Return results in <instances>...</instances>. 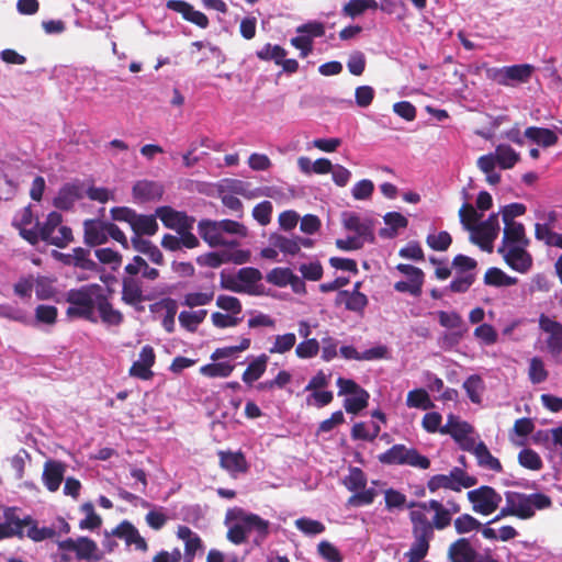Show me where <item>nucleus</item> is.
Returning <instances> with one entry per match:
<instances>
[{
	"mask_svg": "<svg viewBox=\"0 0 562 562\" xmlns=\"http://www.w3.org/2000/svg\"><path fill=\"white\" fill-rule=\"evenodd\" d=\"M474 456L477 460L479 467L497 473L503 472L501 461L490 452L487 446L483 441L477 442Z\"/></svg>",
	"mask_w": 562,
	"mask_h": 562,
	"instance_id": "obj_34",
	"label": "nucleus"
},
{
	"mask_svg": "<svg viewBox=\"0 0 562 562\" xmlns=\"http://www.w3.org/2000/svg\"><path fill=\"white\" fill-rule=\"evenodd\" d=\"M335 303L336 305H344L347 311L362 315L369 304V300L364 293L358 290H340L337 293Z\"/></svg>",
	"mask_w": 562,
	"mask_h": 562,
	"instance_id": "obj_16",
	"label": "nucleus"
},
{
	"mask_svg": "<svg viewBox=\"0 0 562 562\" xmlns=\"http://www.w3.org/2000/svg\"><path fill=\"white\" fill-rule=\"evenodd\" d=\"M498 233V214L492 213L485 221L476 224L471 229L470 240L474 245H477L482 250L492 252L493 243L497 238Z\"/></svg>",
	"mask_w": 562,
	"mask_h": 562,
	"instance_id": "obj_6",
	"label": "nucleus"
},
{
	"mask_svg": "<svg viewBox=\"0 0 562 562\" xmlns=\"http://www.w3.org/2000/svg\"><path fill=\"white\" fill-rule=\"evenodd\" d=\"M497 252L504 258V261L513 270L526 273L532 267V257L522 246H510L508 249L504 246H499Z\"/></svg>",
	"mask_w": 562,
	"mask_h": 562,
	"instance_id": "obj_7",
	"label": "nucleus"
},
{
	"mask_svg": "<svg viewBox=\"0 0 562 562\" xmlns=\"http://www.w3.org/2000/svg\"><path fill=\"white\" fill-rule=\"evenodd\" d=\"M268 360V356L262 353L249 362L241 375L243 382L251 385L254 382L259 380L267 370Z\"/></svg>",
	"mask_w": 562,
	"mask_h": 562,
	"instance_id": "obj_32",
	"label": "nucleus"
},
{
	"mask_svg": "<svg viewBox=\"0 0 562 562\" xmlns=\"http://www.w3.org/2000/svg\"><path fill=\"white\" fill-rule=\"evenodd\" d=\"M481 214L476 212L474 206L468 202L463 203L459 210V218L462 226L471 232L481 218Z\"/></svg>",
	"mask_w": 562,
	"mask_h": 562,
	"instance_id": "obj_52",
	"label": "nucleus"
},
{
	"mask_svg": "<svg viewBox=\"0 0 562 562\" xmlns=\"http://www.w3.org/2000/svg\"><path fill=\"white\" fill-rule=\"evenodd\" d=\"M443 516V513L438 512L437 516L429 520L427 514L423 513V510L413 508L409 512L408 517L412 524L413 542L409 550L405 553L409 562H420L428 554L430 542L435 538V530L447 528L448 520Z\"/></svg>",
	"mask_w": 562,
	"mask_h": 562,
	"instance_id": "obj_2",
	"label": "nucleus"
},
{
	"mask_svg": "<svg viewBox=\"0 0 562 562\" xmlns=\"http://www.w3.org/2000/svg\"><path fill=\"white\" fill-rule=\"evenodd\" d=\"M292 270L290 268H273L267 273V282L277 286H286L291 282Z\"/></svg>",
	"mask_w": 562,
	"mask_h": 562,
	"instance_id": "obj_61",
	"label": "nucleus"
},
{
	"mask_svg": "<svg viewBox=\"0 0 562 562\" xmlns=\"http://www.w3.org/2000/svg\"><path fill=\"white\" fill-rule=\"evenodd\" d=\"M220 465L231 474L248 471V462L243 452L220 451Z\"/></svg>",
	"mask_w": 562,
	"mask_h": 562,
	"instance_id": "obj_23",
	"label": "nucleus"
},
{
	"mask_svg": "<svg viewBox=\"0 0 562 562\" xmlns=\"http://www.w3.org/2000/svg\"><path fill=\"white\" fill-rule=\"evenodd\" d=\"M518 279L507 276L502 269L492 267L484 274V283L492 286H510L515 285Z\"/></svg>",
	"mask_w": 562,
	"mask_h": 562,
	"instance_id": "obj_37",
	"label": "nucleus"
},
{
	"mask_svg": "<svg viewBox=\"0 0 562 562\" xmlns=\"http://www.w3.org/2000/svg\"><path fill=\"white\" fill-rule=\"evenodd\" d=\"M457 533L463 535L481 528V522L470 514H462L453 521Z\"/></svg>",
	"mask_w": 562,
	"mask_h": 562,
	"instance_id": "obj_57",
	"label": "nucleus"
},
{
	"mask_svg": "<svg viewBox=\"0 0 562 562\" xmlns=\"http://www.w3.org/2000/svg\"><path fill=\"white\" fill-rule=\"evenodd\" d=\"M463 389L465 390L470 401L472 403H481V394L484 391L483 379L477 374L470 375L463 382Z\"/></svg>",
	"mask_w": 562,
	"mask_h": 562,
	"instance_id": "obj_43",
	"label": "nucleus"
},
{
	"mask_svg": "<svg viewBox=\"0 0 562 562\" xmlns=\"http://www.w3.org/2000/svg\"><path fill=\"white\" fill-rule=\"evenodd\" d=\"M379 7L376 0H349L344 5V13L350 18H357L364 13L367 10H376Z\"/></svg>",
	"mask_w": 562,
	"mask_h": 562,
	"instance_id": "obj_41",
	"label": "nucleus"
},
{
	"mask_svg": "<svg viewBox=\"0 0 562 562\" xmlns=\"http://www.w3.org/2000/svg\"><path fill=\"white\" fill-rule=\"evenodd\" d=\"M177 537L184 541L186 561H193L196 551L202 549L200 536L193 532L188 526L181 525L177 529Z\"/></svg>",
	"mask_w": 562,
	"mask_h": 562,
	"instance_id": "obj_26",
	"label": "nucleus"
},
{
	"mask_svg": "<svg viewBox=\"0 0 562 562\" xmlns=\"http://www.w3.org/2000/svg\"><path fill=\"white\" fill-rule=\"evenodd\" d=\"M156 216L162 224L170 229H177L179 233L191 227L189 216L183 212H178L171 206H159L156 209Z\"/></svg>",
	"mask_w": 562,
	"mask_h": 562,
	"instance_id": "obj_15",
	"label": "nucleus"
},
{
	"mask_svg": "<svg viewBox=\"0 0 562 562\" xmlns=\"http://www.w3.org/2000/svg\"><path fill=\"white\" fill-rule=\"evenodd\" d=\"M199 234L210 247L234 246L237 243H227L221 233L217 221L203 220L198 225Z\"/></svg>",
	"mask_w": 562,
	"mask_h": 562,
	"instance_id": "obj_19",
	"label": "nucleus"
},
{
	"mask_svg": "<svg viewBox=\"0 0 562 562\" xmlns=\"http://www.w3.org/2000/svg\"><path fill=\"white\" fill-rule=\"evenodd\" d=\"M95 308L99 312L102 323L109 326H120L124 322L122 312L113 307V304L103 291L99 294Z\"/></svg>",
	"mask_w": 562,
	"mask_h": 562,
	"instance_id": "obj_20",
	"label": "nucleus"
},
{
	"mask_svg": "<svg viewBox=\"0 0 562 562\" xmlns=\"http://www.w3.org/2000/svg\"><path fill=\"white\" fill-rule=\"evenodd\" d=\"M81 510L86 513V518L81 519L79 522L80 529H89L94 530L101 527L102 519L101 517L95 513L94 506L92 503L87 502L81 505Z\"/></svg>",
	"mask_w": 562,
	"mask_h": 562,
	"instance_id": "obj_48",
	"label": "nucleus"
},
{
	"mask_svg": "<svg viewBox=\"0 0 562 562\" xmlns=\"http://www.w3.org/2000/svg\"><path fill=\"white\" fill-rule=\"evenodd\" d=\"M344 226L346 229L357 233V236L366 241L373 243L375 239L372 225L369 222H362L357 214H345Z\"/></svg>",
	"mask_w": 562,
	"mask_h": 562,
	"instance_id": "obj_27",
	"label": "nucleus"
},
{
	"mask_svg": "<svg viewBox=\"0 0 562 562\" xmlns=\"http://www.w3.org/2000/svg\"><path fill=\"white\" fill-rule=\"evenodd\" d=\"M506 504L515 510V517L520 519H530L535 516V510L530 508L529 495L518 492H506Z\"/></svg>",
	"mask_w": 562,
	"mask_h": 562,
	"instance_id": "obj_25",
	"label": "nucleus"
},
{
	"mask_svg": "<svg viewBox=\"0 0 562 562\" xmlns=\"http://www.w3.org/2000/svg\"><path fill=\"white\" fill-rule=\"evenodd\" d=\"M167 7L180 13L184 20L198 25L201 29H206L209 26L210 22L207 16L203 12L195 10L193 5L187 1L169 0Z\"/></svg>",
	"mask_w": 562,
	"mask_h": 562,
	"instance_id": "obj_17",
	"label": "nucleus"
},
{
	"mask_svg": "<svg viewBox=\"0 0 562 562\" xmlns=\"http://www.w3.org/2000/svg\"><path fill=\"white\" fill-rule=\"evenodd\" d=\"M296 342V336L293 333L278 335L273 346L269 349L270 353H285L290 351Z\"/></svg>",
	"mask_w": 562,
	"mask_h": 562,
	"instance_id": "obj_60",
	"label": "nucleus"
},
{
	"mask_svg": "<svg viewBox=\"0 0 562 562\" xmlns=\"http://www.w3.org/2000/svg\"><path fill=\"white\" fill-rule=\"evenodd\" d=\"M548 371L544 367L543 360L539 357H533L529 361L528 378L532 384H540L548 379Z\"/></svg>",
	"mask_w": 562,
	"mask_h": 562,
	"instance_id": "obj_49",
	"label": "nucleus"
},
{
	"mask_svg": "<svg viewBox=\"0 0 562 562\" xmlns=\"http://www.w3.org/2000/svg\"><path fill=\"white\" fill-rule=\"evenodd\" d=\"M235 366L228 362H214L202 366L200 373L207 378H227L234 371Z\"/></svg>",
	"mask_w": 562,
	"mask_h": 562,
	"instance_id": "obj_42",
	"label": "nucleus"
},
{
	"mask_svg": "<svg viewBox=\"0 0 562 562\" xmlns=\"http://www.w3.org/2000/svg\"><path fill=\"white\" fill-rule=\"evenodd\" d=\"M76 557L79 560L98 562L102 560L103 554L94 540L88 537H79L77 538Z\"/></svg>",
	"mask_w": 562,
	"mask_h": 562,
	"instance_id": "obj_30",
	"label": "nucleus"
},
{
	"mask_svg": "<svg viewBox=\"0 0 562 562\" xmlns=\"http://www.w3.org/2000/svg\"><path fill=\"white\" fill-rule=\"evenodd\" d=\"M271 246L278 248L281 252L296 255L300 252V243L295 238H288L283 235L273 233L269 237Z\"/></svg>",
	"mask_w": 562,
	"mask_h": 562,
	"instance_id": "obj_39",
	"label": "nucleus"
},
{
	"mask_svg": "<svg viewBox=\"0 0 562 562\" xmlns=\"http://www.w3.org/2000/svg\"><path fill=\"white\" fill-rule=\"evenodd\" d=\"M476 555V551L467 538L457 539L448 549V558L451 562H475Z\"/></svg>",
	"mask_w": 562,
	"mask_h": 562,
	"instance_id": "obj_22",
	"label": "nucleus"
},
{
	"mask_svg": "<svg viewBox=\"0 0 562 562\" xmlns=\"http://www.w3.org/2000/svg\"><path fill=\"white\" fill-rule=\"evenodd\" d=\"M452 481L459 486L460 491L462 488H470L477 484V479L475 476L469 475L463 469L454 467L449 472Z\"/></svg>",
	"mask_w": 562,
	"mask_h": 562,
	"instance_id": "obj_63",
	"label": "nucleus"
},
{
	"mask_svg": "<svg viewBox=\"0 0 562 562\" xmlns=\"http://www.w3.org/2000/svg\"><path fill=\"white\" fill-rule=\"evenodd\" d=\"M156 355L151 346H144L139 352V359L130 368V375L140 380H149L154 372L151 367L155 364Z\"/></svg>",
	"mask_w": 562,
	"mask_h": 562,
	"instance_id": "obj_13",
	"label": "nucleus"
},
{
	"mask_svg": "<svg viewBox=\"0 0 562 562\" xmlns=\"http://www.w3.org/2000/svg\"><path fill=\"white\" fill-rule=\"evenodd\" d=\"M94 255L101 263L109 265L113 271H116L122 265V255L112 248H99Z\"/></svg>",
	"mask_w": 562,
	"mask_h": 562,
	"instance_id": "obj_51",
	"label": "nucleus"
},
{
	"mask_svg": "<svg viewBox=\"0 0 562 562\" xmlns=\"http://www.w3.org/2000/svg\"><path fill=\"white\" fill-rule=\"evenodd\" d=\"M497 165L502 169L513 168L519 160V154L509 145L501 144L496 146L495 154H493Z\"/></svg>",
	"mask_w": 562,
	"mask_h": 562,
	"instance_id": "obj_36",
	"label": "nucleus"
},
{
	"mask_svg": "<svg viewBox=\"0 0 562 562\" xmlns=\"http://www.w3.org/2000/svg\"><path fill=\"white\" fill-rule=\"evenodd\" d=\"M109 222L101 220H86L83 222V243L88 247H95L108 243Z\"/></svg>",
	"mask_w": 562,
	"mask_h": 562,
	"instance_id": "obj_9",
	"label": "nucleus"
},
{
	"mask_svg": "<svg viewBox=\"0 0 562 562\" xmlns=\"http://www.w3.org/2000/svg\"><path fill=\"white\" fill-rule=\"evenodd\" d=\"M384 223L389 226L381 228L379 235L383 238H394L398 229L408 226V220L400 212H389L383 216Z\"/></svg>",
	"mask_w": 562,
	"mask_h": 562,
	"instance_id": "obj_31",
	"label": "nucleus"
},
{
	"mask_svg": "<svg viewBox=\"0 0 562 562\" xmlns=\"http://www.w3.org/2000/svg\"><path fill=\"white\" fill-rule=\"evenodd\" d=\"M426 243L432 250L446 251L452 244V237L447 231H441L438 234H429Z\"/></svg>",
	"mask_w": 562,
	"mask_h": 562,
	"instance_id": "obj_55",
	"label": "nucleus"
},
{
	"mask_svg": "<svg viewBox=\"0 0 562 562\" xmlns=\"http://www.w3.org/2000/svg\"><path fill=\"white\" fill-rule=\"evenodd\" d=\"M369 393L363 389L356 393L355 396L347 397L344 402V407L347 413L358 414L368 406Z\"/></svg>",
	"mask_w": 562,
	"mask_h": 562,
	"instance_id": "obj_50",
	"label": "nucleus"
},
{
	"mask_svg": "<svg viewBox=\"0 0 562 562\" xmlns=\"http://www.w3.org/2000/svg\"><path fill=\"white\" fill-rule=\"evenodd\" d=\"M406 405L408 407L429 409L434 406L430 401L429 394L424 389H415L408 392L406 397Z\"/></svg>",
	"mask_w": 562,
	"mask_h": 562,
	"instance_id": "obj_45",
	"label": "nucleus"
},
{
	"mask_svg": "<svg viewBox=\"0 0 562 562\" xmlns=\"http://www.w3.org/2000/svg\"><path fill=\"white\" fill-rule=\"evenodd\" d=\"M533 71L528 64L503 67L495 75V80L502 86H509L513 81L527 82Z\"/></svg>",
	"mask_w": 562,
	"mask_h": 562,
	"instance_id": "obj_11",
	"label": "nucleus"
},
{
	"mask_svg": "<svg viewBox=\"0 0 562 562\" xmlns=\"http://www.w3.org/2000/svg\"><path fill=\"white\" fill-rule=\"evenodd\" d=\"M214 291L210 290L206 292H192L184 295L183 305L193 308L196 306H203L213 301Z\"/></svg>",
	"mask_w": 562,
	"mask_h": 562,
	"instance_id": "obj_62",
	"label": "nucleus"
},
{
	"mask_svg": "<svg viewBox=\"0 0 562 562\" xmlns=\"http://www.w3.org/2000/svg\"><path fill=\"white\" fill-rule=\"evenodd\" d=\"M63 222V216L58 212H50L48 213L45 222L41 224L40 222L36 223V226L41 229V239L45 243H49V240L54 236V232L59 228L60 224Z\"/></svg>",
	"mask_w": 562,
	"mask_h": 562,
	"instance_id": "obj_38",
	"label": "nucleus"
},
{
	"mask_svg": "<svg viewBox=\"0 0 562 562\" xmlns=\"http://www.w3.org/2000/svg\"><path fill=\"white\" fill-rule=\"evenodd\" d=\"M58 310L54 305L40 304L35 308V319L37 323L54 325L57 322Z\"/></svg>",
	"mask_w": 562,
	"mask_h": 562,
	"instance_id": "obj_58",
	"label": "nucleus"
},
{
	"mask_svg": "<svg viewBox=\"0 0 562 562\" xmlns=\"http://www.w3.org/2000/svg\"><path fill=\"white\" fill-rule=\"evenodd\" d=\"M16 507H7L3 512L4 524L9 525L13 530L24 533L25 526H29L32 522V517L25 516L24 518H20L16 515Z\"/></svg>",
	"mask_w": 562,
	"mask_h": 562,
	"instance_id": "obj_46",
	"label": "nucleus"
},
{
	"mask_svg": "<svg viewBox=\"0 0 562 562\" xmlns=\"http://www.w3.org/2000/svg\"><path fill=\"white\" fill-rule=\"evenodd\" d=\"M155 215L136 214L132 223L133 235L154 236L158 231Z\"/></svg>",
	"mask_w": 562,
	"mask_h": 562,
	"instance_id": "obj_33",
	"label": "nucleus"
},
{
	"mask_svg": "<svg viewBox=\"0 0 562 562\" xmlns=\"http://www.w3.org/2000/svg\"><path fill=\"white\" fill-rule=\"evenodd\" d=\"M256 55L261 60H273L277 65H280L282 59L286 56V50L280 45H271L268 43L258 50Z\"/></svg>",
	"mask_w": 562,
	"mask_h": 562,
	"instance_id": "obj_53",
	"label": "nucleus"
},
{
	"mask_svg": "<svg viewBox=\"0 0 562 562\" xmlns=\"http://www.w3.org/2000/svg\"><path fill=\"white\" fill-rule=\"evenodd\" d=\"M225 524L228 525L226 537L234 544L245 543L248 535L255 532L254 544L261 546L270 532L269 520L240 507H234L226 512Z\"/></svg>",
	"mask_w": 562,
	"mask_h": 562,
	"instance_id": "obj_1",
	"label": "nucleus"
},
{
	"mask_svg": "<svg viewBox=\"0 0 562 562\" xmlns=\"http://www.w3.org/2000/svg\"><path fill=\"white\" fill-rule=\"evenodd\" d=\"M149 308L150 312L153 313H156L160 308H164L166 311V315L161 321V326L169 334L175 331V317L178 311V304L176 300L171 297H166L160 300L159 302L151 304Z\"/></svg>",
	"mask_w": 562,
	"mask_h": 562,
	"instance_id": "obj_28",
	"label": "nucleus"
},
{
	"mask_svg": "<svg viewBox=\"0 0 562 562\" xmlns=\"http://www.w3.org/2000/svg\"><path fill=\"white\" fill-rule=\"evenodd\" d=\"M524 135L530 142L542 147L554 146L559 139L558 135L552 130L538 126L527 127Z\"/></svg>",
	"mask_w": 562,
	"mask_h": 562,
	"instance_id": "obj_29",
	"label": "nucleus"
},
{
	"mask_svg": "<svg viewBox=\"0 0 562 562\" xmlns=\"http://www.w3.org/2000/svg\"><path fill=\"white\" fill-rule=\"evenodd\" d=\"M504 231L502 245L507 246H522L528 247L530 244L529 238L526 236V229L524 224L518 222H503Z\"/></svg>",
	"mask_w": 562,
	"mask_h": 562,
	"instance_id": "obj_18",
	"label": "nucleus"
},
{
	"mask_svg": "<svg viewBox=\"0 0 562 562\" xmlns=\"http://www.w3.org/2000/svg\"><path fill=\"white\" fill-rule=\"evenodd\" d=\"M469 502L472 504L474 513L480 515H491L502 503V495L492 486L482 485L475 490H471L467 494Z\"/></svg>",
	"mask_w": 562,
	"mask_h": 562,
	"instance_id": "obj_5",
	"label": "nucleus"
},
{
	"mask_svg": "<svg viewBox=\"0 0 562 562\" xmlns=\"http://www.w3.org/2000/svg\"><path fill=\"white\" fill-rule=\"evenodd\" d=\"M382 464L387 465H408L422 470L430 468V460L423 456L416 448H408L403 443L393 445L385 452L378 456Z\"/></svg>",
	"mask_w": 562,
	"mask_h": 562,
	"instance_id": "obj_4",
	"label": "nucleus"
},
{
	"mask_svg": "<svg viewBox=\"0 0 562 562\" xmlns=\"http://www.w3.org/2000/svg\"><path fill=\"white\" fill-rule=\"evenodd\" d=\"M408 507L417 508L423 510L425 514H427L428 510H434V516H437L438 512L443 513V517H446V520H448L447 527H449L452 521V515L461 512L460 504L453 499L447 501V507L438 499H430L428 502H411Z\"/></svg>",
	"mask_w": 562,
	"mask_h": 562,
	"instance_id": "obj_14",
	"label": "nucleus"
},
{
	"mask_svg": "<svg viewBox=\"0 0 562 562\" xmlns=\"http://www.w3.org/2000/svg\"><path fill=\"white\" fill-rule=\"evenodd\" d=\"M121 300L126 305L133 306L137 312H143L142 302L147 297L144 295L142 281L135 277L128 276L122 279Z\"/></svg>",
	"mask_w": 562,
	"mask_h": 562,
	"instance_id": "obj_8",
	"label": "nucleus"
},
{
	"mask_svg": "<svg viewBox=\"0 0 562 562\" xmlns=\"http://www.w3.org/2000/svg\"><path fill=\"white\" fill-rule=\"evenodd\" d=\"M82 198V184L79 181L65 183L54 199V206L60 211H70Z\"/></svg>",
	"mask_w": 562,
	"mask_h": 562,
	"instance_id": "obj_12",
	"label": "nucleus"
},
{
	"mask_svg": "<svg viewBox=\"0 0 562 562\" xmlns=\"http://www.w3.org/2000/svg\"><path fill=\"white\" fill-rule=\"evenodd\" d=\"M318 554L327 562H341L342 555L331 542L323 540L317 546Z\"/></svg>",
	"mask_w": 562,
	"mask_h": 562,
	"instance_id": "obj_64",
	"label": "nucleus"
},
{
	"mask_svg": "<svg viewBox=\"0 0 562 562\" xmlns=\"http://www.w3.org/2000/svg\"><path fill=\"white\" fill-rule=\"evenodd\" d=\"M72 267L86 271H98V265L90 257V250L76 247L72 249Z\"/></svg>",
	"mask_w": 562,
	"mask_h": 562,
	"instance_id": "obj_40",
	"label": "nucleus"
},
{
	"mask_svg": "<svg viewBox=\"0 0 562 562\" xmlns=\"http://www.w3.org/2000/svg\"><path fill=\"white\" fill-rule=\"evenodd\" d=\"M473 431V427L467 422H459L453 415H449L448 423L441 427V434H449L454 441H459Z\"/></svg>",
	"mask_w": 562,
	"mask_h": 562,
	"instance_id": "obj_35",
	"label": "nucleus"
},
{
	"mask_svg": "<svg viewBox=\"0 0 562 562\" xmlns=\"http://www.w3.org/2000/svg\"><path fill=\"white\" fill-rule=\"evenodd\" d=\"M518 463L528 470L539 471L543 467V462L535 450L530 448H524L518 453Z\"/></svg>",
	"mask_w": 562,
	"mask_h": 562,
	"instance_id": "obj_44",
	"label": "nucleus"
},
{
	"mask_svg": "<svg viewBox=\"0 0 562 562\" xmlns=\"http://www.w3.org/2000/svg\"><path fill=\"white\" fill-rule=\"evenodd\" d=\"M112 536L125 541L126 546H135L136 550L146 552L148 544L138 529L128 520L121 521L111 532Z\"/></svg>",
	"mask_w": 562,
	"mask_h": 562,
	"instance_id": "obj_10",
	"label": "nucleus"
},
{
	"mask_svg": "<svg viewBox=\"0 0 562 562\" xmlns=\"http://www.w3.org/2000/svg\"><path fill=\"white\" fill-rule=\"evenodd\" d=\"M295 527L307 536L319 535L325 531V525L318 520L302 517L295 520Z\"/></svg>",
	"mask_w": 562,
	"mask_h": 562,
	"instance_id": "obj_59",
	"label": "nucleus"
},
{
	"mask_svg": "<svg viewBox=\"0 0 562 562\" xmlns=\"http://www.w3.org/2000/svg\"><path fill=\"white\" fill-rule=\"evenodd\" d=\"M427 488L430 493H436L440 488L461 492L449 474H436L430 476L427 481Z\"/></svg>",
	"mask_w": 562,
	"mask_h": 562,
	"instance_id": "obj_47",
	"label": "nucleus"
},
{
	"mask_svg": "<svg viewBox=\"0 0 562 562\" xmlns=\"http://www.w3.org/2000/svg\"><path fill=\"white\" fill-rule=\"evenodd\" d=\"M221 286L225 290H229L235 293H247L250 295L260 294L256 286H245L244 284L240 283L237 277L225 278L224 274H222Z\"/></svg>",
	"mask_w": 562,
	"mask_h": 562,
	"instance_id": "obj_56",
	"label": "nucleus"
},
{
	"mask_svg": "<svg viewBox=\"0 0 562 562\" xmlns=\"http://www.w3.org/2000/svg\"><path fill=\"white\" fill-rule=\"evenodd\" d=\"M65 474V465L60 461L48 460L44 464L43 482L49 492H56Z\"/></svg>",
	"mask_w": 562,
	"mask_h": 562,
	"instance_id": "obj_21",
	"label": "nucleus"
},
{
	"mask_svg": "<svg viewBox=\"0 0 562 562\" xmlns=\"http://www.w3.org/2000/svg\"><path fill=\"white\" fill-rule=\"evenodd\" d=\"M162 193V186L154 181L142 180L133 187V196L140 202L160 200Z\"/></svg>",
	"mask_w": 562,
	"mask_h": 562,
	"instance_id": "obj_24",
	"label": "nucleus"
},
{
	"mask_svg": "<svg viewBox=\"0 0 562 562\" xmlns=\"http://www.w3.org/2000/svg\"><path fill=\"white\" fill-rule=\"evenodd\" d=\"M100 292L102 286L97 283L69 290L66 293V302L69 304L66 315L69 318H82L95 323L94 308Z\"/></svg>",
	"mask_w": 562,
	"mask_h": 562,
	"instance_id": "obj_3",
	"label": "nucleus"
},
{
	"mask_svg": "<svg viewBox=\"0 0 562 562\" xmlns=\"http://www.w3.org/2000/svg\"><path fill=\"white\" fill-rule=\"evenodd\" d=\"M345 486L351 491L357 492L367 486V476L360 468H350L349 475L344 480Z\"/></svg>",
	"mask_w": 562,
	"mask_h": 562,
	"instance_id": "obj_54",
	"label": "nucleus"
}]
</instances>
